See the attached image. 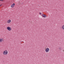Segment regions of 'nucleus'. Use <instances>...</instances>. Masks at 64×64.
Listing matches in <instances>:
<instances>
[{"instance_id": "obj_1", "label": "nucleus", "mask_w": 64, "mask_h": 64, "mask_svg": "<svg viewBox=\"0 0 64 64\" xmlns=\"http://www.w3.org/2000/svg\"><path fill=\"white\" fill-rule=\"evenodd\" d=\"M8 53V51L7 50H5L3 52V54L4 55H7Z\"/></svg>"}, {"instance_id": "obj_2", "label": "nucleus", "mask_w": 64, "mask_h": 64, "mask_svg": "<svg viewBox=\"0 0 64 64\" xmlns=\"http://www.w3.org/2000/svg\"><path fill=\"white\" fill-rule=\"evenodd\" d=\"M50 49L48 48H46L45 49V52L46 53H48L49 52Z\"/></svg>"}, {"instance_id": "obj_3", "label": "nucleus", "mask_w": 64, "mask_h": 64, "mask_svg": "<svg viewBox=\"0 0 64 64\" xmlns=\"http://www.w3.org/2000/svg\"><path fill=\"white\" fill-rule=\"evenodd\" d=\"M6 29L8 30L9 31H11L12 30V29L11 28L9 27L8 26L7 27Z\"/></svg>"}, {"instance_id": "obj_4", "label": "nucleus", "mask_w": 64, "mask_h": 64, "mask_svg": "<svg viewBox=\"0 0 64 64\" xmlns=\"http://www.w3.org/2000/svg\"><path fill=\"white\" fill-rule=\"evenodd\" d=\"M41 15L42 17H44V18H46L47 17L46 14H42Z\"/></svg>"}, {"instance_id": "obj_5", "label": "nucleus", "mask_w": 64, "mask_h": 64, "mask_svg": "<svg viewBox=\"0 0 64 64\" xmlns=\"http://www.w3.org/2000/svg\"><path fill=\"white\" fill-rule=\"evenodd\" d=\"M11 22V20L10 19L8 20L7 21V23L8 24H9Z\"/></svg>"}, {"instance_id": "obj_6", "label": "nucleus", "mask_w": 64, "mask_h": 64, "mask_svg": "<svg viewBox=\"0 0 64 64\" xmlns=\"http://www.w3.org/2000/svg\"><path fill=\"white\" fill-rule=\"evenodd\" d=\"M15 5V4L14 3L12 4L11 6V7L13 8L14 7V6Z\"/></svg>"}, {"instance_id": "obj_7", "label": "nucleus", "mask_w": 64, "mask_h": 64, "mask_svg": "<svg viewBox=\"0 0 64 64\" xmlns=\"http://www.w3.org/2000/svg\"><path fill=\"white\" fill-rule=\"evenodd\" d=\"M3 39L2 38H0V42H2L3 41Z\"/></svg>"}, {"instance_id": "obj_8", "label": "nucleus", "mask_w": 64, "mask_h": 64, "mask_svg": "<svg viewBox=\"0 0 64 64\" xmlns=\"http://www.w3.org/2000/svg\"><path fill=\"white\" fill-rule=\"evenodd\" d=\"M62 28L63 30H64V24L62 25Z\"/></svg>"}, {"instance_id": "obj_9", "label": "nucleus", "mask_w": 64, "mask_h": 64, "mask_svg": "<svg viewBox=\"0 0 64 64\" xmlns=\"http://www.w3.org/2000/svg\"><path fill=\"white\" fill-rule=\"evenodd\" d=\"M40 15H41V12H40Z\"/></svg>"}, {"instance_id": "obj_10", "label": "nucleus", "mask_w": 64, "mask_h": 64, "mask_svg": "<svg viewBox=\"0 0 64 64\" xmlns=\"http://www.w3.org/2000/svg\"><path fill=\"white\" fill-rule=\"evenodd\" d=\"M2 4H0V6H2Z\"/></svg>"}, {"instance_id": "obj_11", "label": "nucleus", "mask_w": 64, "mask_h": 64, "mask_svg": "<svg viewBox=\"0 0 64 64\" xmlns=\"http://www.w3.org/2000/svg\"><path fill=\"white\" fill-rule=\"evenodd\" d=\"M1 1H3V0H1Z\"/></svg>"}]
</instances>
